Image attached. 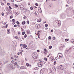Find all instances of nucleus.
<instances>
[{
	"instance_id": "e433bc0d",
	"label": "nucleus",
	"mask_w": 74,
	"mask_h": 74,
	"mask_svg": "<svg viewBox=\"0 0 74 74\" xmlns=\"http://www.w3.org/2000/svg\"><path fill=\"white\" fill-rule=\"evenodd\" d=\"M67 53H68V54H69V53H69V51H69V50H67Z\"/></svg>"
},
{
	"instance_id": "c9c22d12",
	"label": "nucleus",
	"mask_w": 74,
	"mask_h": 74,
	"mask_svg": "<svg viewBox=\"0 0 74 74\" xmlns=\"http://www.w3.org/2000/svg\"><path fill=\"white\" fill-rule=\"evenodd\" d=\"M16 23H17V24H18V25H19L20 23H19V22L18 21H17L16 22Z\"/></svg>"
},
{
	"instance_id": "c756f323",
	"label": "nucleus",
	"mask_w": 74,
	"mask_h": 74,
	"mask_svg": "<svg viewBox=\"0 0 74 74\" xmlns=\"http://www.w3.org/2000/svg\"><path fill=\"white\" fill-rule=\"evenodd\" d=\"M60 66V69L61 70H62V69L61 68L62 67V66H63L62 65H61Z\"/></svg>"
},
{
	"instance_id": "774afa93",
	"label": "nucleus",
	"mask_w": 74,
	"mask_h": 74,
	"mask_svg": "<svg viewBox=\"0 0 74 74\" xmlns=\"http://www.w3.org/2000/svg\"><path fill=\"white\" fill-rule=\"evenodd\" d=\"M12 2H14V0H11Z\"/></svg>"
},
{
	"instance_id": "f8f14e48",
	"label": "nucleus",
	"mask_w": 74,
	"mask_h": 74,
	"mask_svg": "<svg viewBox=\"0 0 74 74\" xmlns=\"http://www.w3.org/2000/svg\"><path fill=\"white\" fill-rule=\"evenodd\" d=\"M20 69H25V68L23 66H22L20 67Z\"/></svg>"
},
{
	"instance_id": "4be33fe9",
	"label": "nucleus",
	"mask_w": 74,
	"mask_h": 74,
	"mask_svg": "<svg viewBox=\"0 0 74 74\" xmlns=\"http://www.w3.org/2000/svg\"><path fill=\"white\" fill-rule=\"evenodd\" d=\"M26 65L27 67H29V64L28 63L26 64Z\"/></svg>"
},
{
	"instance_id": "bf43d9fd",
	"label": "nucleus",
	"mask_w": 74,
	"mask_h": 74,
	"mask_svg": "<svg viewBox=\"0 0 74 74\" xmlns=\"http://www.w3.org/2000/svg\"><path fill=\"white\" fill-rule=\"evenodd\" d=\"M5 24H6V23H3V25H5Z\"/></svg>"
},
{
	"instance_id": "cd10ccee",
	"label": "nucleus",
	"mask_w": 74,
	"mask_h": 74,
	"mask_svg": "<svg viewBox=\"0 0 74 74\" xmlns=\"http://www.w3.org/2000/svg\"><path fill=\"white\" fill-rule=\"evenodd\" d=\"M15 0L17 2H20V1H20V0Z\"/></svg>"
},
{
	"instance_id": "0e129e2a",
	"label": "nucleus",
	"mask_w": 74,
	"mask_h": 74,
	"mask_svg": "<svg viewBox=\"0 0 74 74\" xmlns=\"http://www.w3.org/2000/svg\"><path fill=\"white\" fill-rule=\"evenodd\" d=\"M21 54V55H22V52H20Z\"/></svg>"
},
{
	"instance_id": "de8ad7c7",
	"label": "nucleus",
	"mask_w": 74,
	"mask_h": 74,
	"mask_svg": "<svg viewBox=\"0 0 74 74\" xmlns=\"http://www.w3.org/2000/svg\"><path fill=\"white\" fill-rule=\"evenodd\" d=\"M1 14L2 16H4V14L3 13H2Z\"/></svg>"
},
{
	"instance_id": "20e7f679",
	"label": "nucleus",
	"mask_w": 74,
	"mask_h": 74,
	"mask_svg": "<svg viewBox=\"0 0 74 74\" xmlns=\"http://www.w3.org/2000/svg\"><path fill=\"white\" fill-rule=\"evenodd\" d=\"M72 2H73V0H69L68 1V4H72Z\"/></svg>"
},
{
	"instance_id": "aec40b11",
	"label": "nucleus",
	"mask_w": 74,
	"mask_h": 74,
	"mask_svg": "<svg viewBox=\"0 0 74 74\" xmlns=\"http://www.w3.org/2000/svg\"><path fill=\"white\" fill-rule=\"evenodd\" d=\"M14 58H18V57L16 55H15L14 56Z\"/></svg>"
},
{
	"instance_id": "9d476101",
	"label": "nucleus",
	"mask_w": 74,
	"mask_h": 74,
	"mask_svg": "<svg viewBox=\"0 0 74 74\" xmlns=\"http://www.w3.org/2000/svg\"><path fill=\"white\" fill-rule=\"evenodd\" d=\"M27 34H30V31L29 30H27Z\"/></svg>"
},
{
	"instance_id": "dca6fc26",
	"label": "nucleus",
	"mask_w": 74,
	"mask_h": 74,
	"mask_svg": "<svg viewBox=\"0 0 74 74\" xmlns=\"http://www.w3.org/2000/svg\"><path fill=\"white\" fill-rule=\"evenodd\" d=\"M38 10L39 12H42V11H41V8H40V9H38Z\"/></svg>"
},
{
	"instance_id": "e2e57ef3",
	"label": "nucleus",
	"mask_w": 74,
	"mask_h": 74,
	"mask_svg": "<svg viewBox=\"0 0 74 74\" xmlns=\"http://www.w3.org/2000/svg\"><path fill=\"white\" fill-rule=\"evenodd\" d=\"M16 14L17 15H18V14H19V13L17 12H16Z\"/></svg>"
},
{
	"instance_id": "6e6552de",
	"label": "nucleus",
	"mask_w": 74,
	"mask_h": 74,
	"mask_svg": "<svg viewBox=\"0 0 74 74\" xmlns=\"http://www.w3.org/2000/svg\"><path fill=\"white\" fill-rule=\"evenodd\" d=\"M57 23L58 25H60V21L59 20V21H58V22Z\"/></svg>"
},
{
	"instance_id": "4c0bfd02",
	"label": "nucleus",
	"mask_w": 74,
	"mask_h": 74,
	"mask_svg": "<svg viewBox=\"0 0 74 74\" xmlns=\"http://www.w3.org/2000/svg\"><path fill=\"white\" fill-rule=\"evenodd\" d=\"M1 5H4V3H1Z\"/></svg>"
},
{
	"instance_id": "603ef678",
	"label": "nucleus",
	"mask_w": 74,
	"mask_h": 74,
	"mask_svg": "<svg viewBox=\"0 0 74 74\" xmlns=\"http://www.w3.org/2000/svg\"><path fill=\"white\" fill-rule=\"evenodd\" d=\"M36 33H37V34H39V31H36Z\"/></svg>"
},
{
	"instance_id": "0eeeda50",
	"label": "nucleus",
	"mask_w": 74,
	"mask_h": 74,
	"mask_svg": "<svg viewBox=\"0 0 74 74\" xmlns=\"http://www.w3.org/2000/svg\"><path fill=\"white\" fill-rule=\"evenodd\" d=\"M41 21V19H38L37 20V22H40Z\"/></svg>"
},
{
	"instance_id": "864d4df0",
	"label": "nucleus",
	"mask_w": 74,
	"mask_h": 74,
	"mask_svg": "<svg viewBox=\"0 0 74 74\" xmlns=\"http://www.w3.org/2000/svg\"><path fill=\"white\" fill-rule=\"evenodd\" d=\"M17 26V25H14V27H16Z\"/></svg>"
},
{
	"instance_id": "1a4fd4ad",
	"label": "nucleus",
	"mask_w": 74,
	"mask_h": 74,
	"mask_svg": "<svg viewBox=\"0 0 74 74\" xmlns=\"http://www.w3.org/2000/svg\"><path fill=\"white\" fill-rule=\"evenodd\" d=\"M26 23V22L25 21H23L22 22V25H25Z\"/></svg>"
},
{
	"instance_id": "79ce46f5",
	"label": "nucleus",
	"mask_w": 74,
	"mask_h": 74,
	"mask_svg": "<svg viewBox=\"0 0 74 74\" xmlns=\"http://www.w3.org/2000/svg\"><path fill=\"white\" fill-rule=\"evenodd\" d=\"M36 39H38V40L39 39H40V37H39V36H38V38H37V37H36Z\"/></svg>"
},
{
	"instance_id": "f03ea898",
	"label": "nucleus",
	"mask_w": 74,
	"mask_h": 74,
	"mask_svg": "<svg viewBox=\"0 0 74 74\" xmlns=\"http://www.w3.org/2000/svg\"><path fill=\"white\" fill-rule=\"evenodd\" d=\"M9 67L11 70H12V69H15V66H14V65L13 64H10L9 65Z\"/></svg>"
},
{
	"instance_id": "09e8293b",
	"label": "nucleus",
	"mask_w": 74,
	"mask_h": 74,
	"mask_svg": "<svg viewBox=\"0 0 74 74\" xmlns=\"http://www.w3.org/2000/svg\"><path fill=\"white\" fill-rule=\"evenodd\" d=\"M37 52H40V50H37Z\"/></svg>"
},
{
	"instance_id": "49530a36",
	"label": "nucleus",
	"mask_w": 74,
	"mask_h": 74,
	"mask_svg": "<svg viewBox=\"0 0 74 74\" xmlns=\"http://www.w3.org/2000/svg\"><path fill=\"white\" fill-rule=\"evenodd\" d=\"M7 5H10V3L9 4V3H7Z\"/></svg>"
},
{
	"instance_id": "7c9ffc66",
	"label": "nucleus",
	"mask_w": 74,
	"mask_h": 74,
	"mask_svg": "<svg viewBox=\"0 0 74 74\" xmlns=\"http://www.w3.org/2000/svg\"><path fill=\"white\" fill-rule=\"evenodd\" d=\"M17 68H18V69H19V68L20 67H19V65H17Z\"/></svg>"
},
{
	"instance_id": "ddd939ff",
	"label": "nucleus",
	"mask_w": 74,
	"mask_h": 74,
	"mask_svg": "<svg viewBox=\"0 0 74 74\" xmlns=\"http://www.w3.org/2000/svg\"><path fill=\"white\" fill-rule=\"evenodd\" d=\"M73 47H71L70 48V50H74V49L73 48Z\"/></svg>"
},
{
	"instance_id": "c03bdc74",
	"label": "nucleus",
	"mask_w": 74,
	"mask_h": 74,
	"mask_svg": "<svg viewBox=\"0 0 74 74\" xmlns=\"http://www.w3.org/2000/svg\"><path fill=\"white\" fill-rule=\"evenodd\" d=\"M27 23L28 24H29V21H27Z\"/></svg>"
},
{
	"instance_id": "6ab92c4d",
	"label": "nucleus",
	"mask_w": 74,
	"mask_h": 74,
	"mask_svg": "<svg viewBox=\"0 0 74 74\" xmlns=\"http://www.w3.org/2000/svg\"><path fill=\"white\" fill-rule=\"evenodd\" d=\"M48 38H49L48 40H51V36H49L48 37Z\"/></svg>"
},
{
	"instance_id": "f704fd0d",
	"label": "nucleus",
	"mask_w": 74,
	"mask_h": 74,
	"mask_svg": "<svg viewBox=\"0 0 74 74\" xmlns=\"http://www.w3.org/2000/svg\"><path fill=\"white\" fill-rule=\"evenodd\" d=\"M30 8V9L31 10H33V7H32V6Z\"/></svg>"
},
{
	"instance_id": "2f4dec72",
	"label": "nucleus",
	"mask_w": 74,
	"mask_h": 74,
	"mask_svg": "<svg viewBox=\"0 0 74 74\" xmlns=\"http://www.w3.org/2000/svg\"><path fill=\"white\" fill-rule=\"evenodd\" d=\"M9 10H11V9H12V8H11V7L10 6H9Z\"/></svg>"
},
{
	"instance_id": "4d7b16f0",
	"label": "nucleus",
	"mask_w": 74,
	"mask_h": 74,
	"mask_svg": "<svg viewBox=\"0 0 74 74\" xmlns=\"http://www.w3.org/2000/svg\"><path fill=\"white\" fill-rule=\"evenodd\" d=\"M51 32H52V33H53V30H51Z\"/></svg>"
},
{
	"instance_id": "ea45409f",
	"label": "nucleus",
	"mask_w": 74,
	"mask_h": 74,
	"mask_svg": "<svg viewBox=\"0 0 74 74\" xmlns=\"http://www.w3.org/2000/svg\"><path fill=\"white\" fill-rule=\"evenodd\" d=\"M53 40H55V39H56V38L55 37H53Z\"/></svg>"
},
{
	"instance_id": "a878e982",
	"label": "nucleus",
	"mask_w": 74,
	"mask_h": 74,
	"mask_svg": "<svg viewBox=\"0 0 74 74\" xmlns=\"http://www.w3.org/2000/svg\"><path fill=\"white\" fill-rule=\"evenodd\" d=\"M15 8H17V7H18V5H17L16 4H15Z\"/></svg>"
},
{
	"instance_id": "680f3d73",
	"label": "nucleus",
	"mask_w": 74,
	"mask_h": 74,
	"mask_svg": "<svg viewBox=\"0 0 74 74\" xmlns=\"http://www.w3.org/2000/svg\"><path fill=\"white\" fill-rule=\"evenodd\" d=\"M56 22L57 23V22H58V21L57 20H56Z\"/></svg>"
},
{
	"instance_id": "7ed1b4c3",
	"label": "nucleus",
	"mask_w": 74,
	"mask_h": 74,
	"mask_svg": "<svg viewBox=\"0 0 74 74\" xmlns=\"http://www.w3.org/2000/svg\"><path fill=\"white\" fill-rule=\"evenodd\" d=\"M40 24H37L36 25L35 27L37 29H40Z\"/></svg>"
},
{
	"instance_id": "f257e3e1",
	"label": "nucleus",
	"mask_w": 74,
	"mask_h": 74,
	"mask_svg": "<svg viewBox=\"0 0 74 74\" xmlns=\"http://www.w3.org/2000/svg\"><path fill=\"white\" fill-rule=\"evenodd\" d=\"M37 65L38 67H42L43 66V62L42 61L41 59L39 60L38 63H37Z\"/></svg>"
},
{
	"instance_id": "423d86ee",
	"label": "nucleus",
	"mask_w": 74,
	"mask_h": 74,
	"mask_svg": "<svg viewBox=\"0 0 74 74\" xmlns=\"http://www.w3.org/2000/svg\"><path fill=\"white\" fill-rule=\"evenodd\" d=\"M7 34H10V29H8L7 30Z\"/></svg>"
},
{
	"instance_id": "393cba45",
	"label": "nucleus",
	"mask_w": 74,
	"mask_h": 74,
	"mask_svg": "<svg viewBox=\"0 0 74 74\" xmlns=\"http://www.w3.org/2000/svg\"><path fill=\"white\" fill-rule=\"evenodd\" d=\"M10 19H12L13 18V16H10Z\"/></svg>"
},
{
	"instance_id": "b1692460",
	"label": "nucleus",
	"mask_w": 74,
	"mask_h": 74,
	"mask_svg": "<svg viewBox=\"0 0 74 74\" xmlns=\"http://www.w3.org/2000/svg\"><path fill=\"white\" fill-rule=\"evenodd\" d=\"M52 46H49V49H51V48H52Z\"/></svg>"
},
{
	"instance_id": "f3484780",
	"label": "nucleus",
	"mask_w": 74,
	"mask_h": 74,
	"mask_svg": "<svg viewBox=\"0 0 74 74\" xmlns=\"http://www.w3.org/2000/svg\"><path fill=\"white\" fill-rule=\"evenodd\" d=\"M17 63L16 62L14 63V66H17Z\"/></svg>"
},
{
	"instance_id": "473e14b6",
	"label": "nucleus",
	"mask_w": 74,
	"mask_h": 74,
	"mask_svg": "<svg viewBox=\"0 0 74 74\" xmlns=\"http://www.w3.org/2000/svg\"><path fill=\"white\" fill-rule=\"evenodd\" d=\"M45 27H48V24H46L45 25Z\"/></svg>"
},
{
	"instance_id": "37998d69",
	"label": "nucleus",
	"mask_w": 74,
	"mask_h": 74,
	"mask_svg": "<svg viewBox=\"0 0 74 74\" xmlns=\"http://www.w3.org/2000/svg\"><path fill=\"white\" fill-rule=\"evenodd\" d=\"M56 62L54 61V64L55 65V64H56Z\"/></svg>"
},
{
	"instance_id": "4468645a",
	"label": "nucleus",
	"mask_w": 74,
	"mask_h": 74,
	"mask_svg": "<svg viewBox=\"0 0 74 74\" xmlns=\"http://www.w3.org/2000/svg\"><path fill=\"white\" fill-rule=\"evenodd\" d=\"M71 42H72V43H73V44H74V40H72L71 41Z\"/></svg>"
},
{
	"instance_id": "3c124183",
	"label": "nucleus",
	"mask_w": 74,
	"mask_h": 74,
	"mask_svg": "<svg viewBox=\"0 0 74 74\" xmlns=\"http://www.w3.org/2000/svg\"><path fill=\"white\" fill-rule=\"evenodd\" d=\"M21 65H23V62H21Z\"/></svg>"
},
{
	"instance_id": "412c9836",
	"label": "nucleus",
	"mask_w": 74,
	"mask_h": 74,
	"mask_svg": "<svg viewBox=\"0 0 74 74\" xmlns=\"http://www.w3.org/2000/svg\"><path fill=\"white\" fill-rule=\"evenodd\" d=\"M12 22H15V19H13L12 20Z\"/></svg>"
},
{
	"instance_id": "a18cd8bd",
	"label": "nucleus",
	"mask_w": 74,
	"mask_h": 74,
	"mask_svg": "<svg viewBox=\"0 0 74 74\" xmlns=\"http://www.w3.org/2000/svg\"><path fill=\"white\" fill-rule=\"evenodd\" d=\"M8 24H7L6 26H5V28H7V27H8Z\"/></svg>"
},
{
	"instance_id": "72a5a7b5",
	"label": "nucleus",
	"mask_w": 74,
	"mask_h": 74,
	"mask_svg": "<svg viewBox=\"0 0 74 74\" xmlns=\"http://www.w3.org/2000/svg\"><path fill=\"white\" fill-rule=\"evenodd\" d=\"M25 32H23L22 33V35H24V34H25Z\"/></svg>"
},
{
	"instance_id": "5701e85b",
	"label": "nucleus",
	"mask_w": 74,
	"mask_h": 74,
	"mask_svg": "<svg viewBox=\"0 0 74 74\" xmlns=\"http://www.w3.org/2000/svg\"><path fill=\"white\" fill-rule=\"evenodd\" d=\"M69 39H66L65 40V41H66V42H67V41H69Z\"/></svg>"
},
{
	"instance_id": "69168bd1",
	"label": "nucleus",
	"mask_w": 74,
	"mask_h": 74,
	"mask_svg": "<svg viewBox=\"0 0 74 74\" xmlns=\"http://www.w3.org/2000/svg\"><path fill=\"white\" fill-rule=\"evenodd\" d=\"M11 59H14V58L13 57H11Z\"/></svg>"
},
{
	"instance_id": "052dcab7",
	"label": "nucleus",
	"mask_w": 74,
	"mask_h": 74,
	"mask_svg": "<svg viewBox=\"0 0 74 74\" xmlns=\"http://www.w3.org/2000/svg\"><path fill=\"white\" fill-rule=\"evenodd\" d=\"M18 34H21V32H19L18 33Z\"/></svg>"
},
{
	"instance_id": "bb28decb",
	"label": "nucleus",
	"mask_w": 74,
	"mask_h": 74,
	"mask_svg": "<svg viewBox=\"0 0 74 74\" xmlns=\"http://www.w3.org/2000/svg\"><path fill=\"white\" fill-rule=\"evenodd\" d=\"M45 60V61H47V58H44Z\"/></svg>"
},
{
	"instance_id": "338daca9",
	"label": "nucleus",
	"mask_w": 74,
	"mask_h": 74,
	"mask_svg": "<svg viewBox=\"0 0 74 74\" xmlns=\"http://www.w3.org/2000/svg\"><path fill=\"white\" fill-rule=\"evenodd\" d=\"M40 74H46V73H42L41 71L40 72Z\"/></svg>"
},
{
	"instance_id": "6e6d98bb",
	"label": "nucleus",
	"mask_w": 74,
	"mask_h": 74,
	"mask_svg": "<svg viewBox=\"0 0 74 74\" xmlns=\"http://www.w3.org/2000/svg\"><path fill=\"white\" fill-rule=\"evenodd\" d=\"M51 61H52V62H53V59H51Z\"/></svg>"
},
{
	"instance_id": "a19ab883",
	"label": "nucleus",
	"mask_w": 74,
	"mask_h": 74,
	"mask_svg": "<svg viewBox=\"0 0 74 74\" xmlns=\"http://www.w3.org/2000/svg\"><path fill=\"white\" fill-rule=\"evenodd\" d=\"M53 71H56V69L55 68H54L53 69Z\"/></svg>"
},
{
	"instance_id": "a211bd4d",
	"label": "nucleus",
	"mask_w": 74,
	"mask_h": 74,
	"mask_svg": "<svg viewBox=\"0 0 74 74\" xmlns=\"http://www.w3.org/2000/svg\"><path fill=\"white\" fill-rule=\"evenodd\" d=\"M32 56H35L36 55H35V54L34 53H33L32 54Z\"/></svg>"
},
{
	"instance_id": "c85d7f7f",
	"label": "nucleus",
	"mask_w": 74,
	"mask_h": 74,
	"mask_svg": "<svg viewBox=\"0 0 74 74\" xmlns=\"http://www.w3.org/2000/svg\"><path fill=\"white\" fill-rule=\"evenodd\" d=\"M27 37V35L26 34H25L24 36V38H26Z\"/></svg>"
},
{
	"instance_id": "58836bf2",
	"label": "nucleus",
	"mask_w": 74,
	"mask_h": 74,
	"mask_svg": "<svg viewBox=\"0 0 74 74\" xmlns=\"http://www.w3.org/2000/svg\"><path fill=\"white\" fill-rule=\"evenodd\" d=\"M35 5L36 6H38V3H36Z\"/></svg>"
},
{
	"instance_id": "9b49d317",
	"label": "nucleus",
	"mask_w": 74,
	"mask_h": 74,
	"mask_svg": "<svg viewBox=\"0 0 74 74\" xmlns=\"http://www.w3.org/2000/svg\"><path fill=\"white\" fill-rule=\"evenodd\" d=\"M59 57L60 58H63V56L62 55V54H61V55H60Z\"/></svg>"
},
{
	"instance_id": "2eb2a0df",
	"label": "nucleus",
	"mask_w": 74,
	"mask_h": 74,
	"mask_svg": "<svg viewBox=\"0 0 74 74\" xmlns=\"http://www.w3.org/2000/svg\"><path fill=\"white\" fill-rule=\"evenodd\" d=\"M35 14H36V16H38L39 14L37 12H35Z\"/></svg>"
},
{
	"instance_id": "5fc2aeb1",
	"label": "nucleus",
	"mask_w": 74,
	"mask_h": 74,
	"mask_svg": "<svg viewBox=\"0 0 74 74\" xmlns=\"http://www.w3.org/2000/svg\"><path fill=\"white\" fill-rule=\"evenodd\" d=\"M34 69V70H38V69H37V68H35Z\"/></svg>"
},
{
	"instance_id": "8fccbe9b",
	"label": "nucleus",
	"mask_w": 74,
	"mask_h": 74,
	"mask_svg": "<svg viewBox=\"0 0 74 74\" xmlns=\"http://www.w3.org/2000/svg\"><path fill=\"white\" fill-rule=\"evenodd\" d=\"M11 62H12V63H14V61L13 60Z\"/></svg>"
},
{
	"instance_id": "39448f33",
	"label": "nucleus",
	"mask_w": 74,
	"mask_h": 74,
	"mask_svg": "<svg viewBox=\"0 0 74 74\" xmlns=\"http://www.w3.org/2000/svg\"><path fill=\"white\" fill-rule=\"evenodd\" d=\"M22 46L23 48H26L27 47V45L25 44H23Z\"/></svg>"
},
{
	"instance_id": "13d9d810",
	"label": "nucleus",
	"mask_w": 74,
	"mask_h": 74,
	"mask_svg": "<svg viewBox=\"0 0 74 74\" xmlns=\"http://www.w3.org/2000/svg\"><path fill=\"white\" fill-rule=\"evenodd\" d=\"M15 38H16V39H17L18 38V37L15 36Z\"/></svg>"
}]
</instances>
